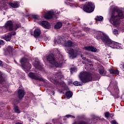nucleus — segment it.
<instances>
[{"label":"nucleus","mask_w":124,"mask_h":124,"mask_svg":"<svg viewBox=\"0 0 124 124\" xmlns=\"http://www.w3.org/2000/svg\"><path fill=\"white\" fill-rule=\"evenodd\" d=\"M112 32L114 35H119V31L117 30L114 29L112 31Z\"/></svg>","instance_id":"nucleus-26"},{"label":"nucleus","mask_w":124,"mask_h":124,"mask_svg":"<svg viewBox=\"0 0 124 124\" xmlns=\"http://www.w3.org/2000/svg\"><path fill=\"white\" fill-rule=\"evenodd\" d=\"M28 76L32 79H35V80H38V81H43V78H41L40 75H37L31 72L29 74Z\"/></svg>","instance_id":"nucleus-8"},{"label":"nucleus","mask_w":124,"mask_h":124,"mask_svg":"<svg viewBox=\"0 0 124 124\" xmlns=\"http://www.w3.org/2000/svg\"><path fill=\"white\" fill-rule=\"evenodd\" d=\"M18 94L19 98H23L24 95H25V91L23 90L19 89L18 91Z\"/></svg>","instance_id":"nucleus-17"},{"label":"nucleus","mask_w":124,"mask_h":124,"mask_svg":"<svg viewBox=\"0 0 124 124\" xmlns=\"http://www.w3.org/2000/svg\"><path fill=\"white\" fill-rule=\"evenodd\" d=\"M16 34V32H12L10 35H8L5 37H3L2 38L6 40V41H10L11 39V36L12 35H15Z\"/></svg>","instance_id":"nucleus-13"},{"label":"nucleus","mask_w":124,"mask_h":124,"mask_svg":"<svg viewBox=\"0 0 124 124\" xmlns=\"http://www.w3.org/2000/svg\"><path fill=\"white\" fill-rule=\"evenodd\" d=\"M98 71L99 73H100L101 75H102V76H105V74H106V71H105L103 66H100Z\"/></svg>","instance_id":"nucleus-14"},{"label":"nucleus","mask_w":124,"mask_h":124,"mask_svg":"<svg viewBox=\"0 0 124 124\" xmlns=\"http://www.w3.org/2000/svg\"><path fill=\"white\" fill-rule=\"evenodd\" d=\"M65 50L67 51V52H68V54L71 55V57H72L73 59H74V58H76V57H77V53L74 51V50H73V49L66 48Z\"/></svg>","instance_id":"nucleus-9"},{"label":"nucleus","mask_w":124,"mask_h":124,"mask_svg":"<svg viewBox=\"0 0 124 124\" xmlns=\"http://www.w3.org/2000/svg\"><path fill=\"white\" fill-rule=\"evenodd\" d=\"M72 69H73V68H72Z\"/></svg>","instance_id":"nucleus-43"},{"label":"nucleus","mask_w":124,"mask_h":124,"mask_svg":"<svg viewBox=\"0 0 124 124\" xmlns=\"http://www.w3.org/2000/svg\"><path fill=\"white\" fill-rule=\"evenodd\" d=\"M84 50L86 51H90V52H94V53H96L97 52V49L93 46H85L83 47Z\"/></svg>","instance_id":"nucleus-11"},{"label":"nucleus","mask_w":124,"mask_h":124,"mask_svg":"<svg viewBox=\"0 0 124 124\" xmlns=\"http://www.w3.org/2000/svg\"><path fill=\"white\" fill-rule=\"evenodd\" d=\"M2 74L1 73V72H0V83H1L4 81L3 78H2Z\"/></svg>","instance_id":"nucleus-29"},{"label":"nucleus","mask_w":124,"mask_h":124,"mask_svg":"<svg viewBox=\"0 0 124 124\" xmlns=\"http://www.w3.org/2000/svg\"><path fill=\"white\" fill-rule=\"evenodd\" d=\"M8 4V3H6V5H7Z\"/></svg>","instance_id":"nucleus-42"},{"label":"nucleus","mask_w":124,"mask_h":124,"mask_svg":"<svg viewBox=\"0 0 124 124\" xmlns=\"http://www.w3.org/2000/svg\"><path fill=\"white\" fill-rule=\"evenodd\" d=\"M20 63L21 67L23 68L25 71H26V72H27V71H29V70L31 68V65L30 64L29 62V60L27 58H22L20 60Z\"/></svg>","instance_id":"nucleus-5"},{"label":"nucleus","mask_w":124,"mask_h":124,"mask_svg":"<svg viewBox=\"0 0 124 124\" xmlns=\"http://www.w3.org/2000/svg\"><path fill=\"white\" fill-rule=\"evenodd\" d=\"M80 1H84L85 0H79Z\"/></svg>","instance_id":"nucleus-40"},{"label":"nucleus","mask_w":124,"mask_h":124,"mask_svg":"<svg viewBox=\"0 0 124 124\" xmlns=\"http://www.w3.org/2000/svg\"><path fill=\"white\" fill-rule=\"evenodd\" d=\"M86 61L88 62H91V61L89 59L86 60Z\"/></svg>","instance_id":"nucleus-38"},{"label":"nucleus","mask_w":124,"mask_h":124,"mask_svg":"<svg viewBox=\"0 0 124 124\" xmlns=\"http://www.w3.org/2000/svg\"><path fill=\"white\" fill-rule=\"evenodd\" d=\"M83 10L88 13L93 12L94 10V4L91 2H88L84 6Z\"/></svg>","instance_id":"nucleus-7"},{"label":"nucleus","mask_w":124,"mask_h":124,"mask_svg":"<svg viewBox=\"0 0 124 124\" xmlns=\"http://www.w3.org/2000/svg\"><path fill=\"white\" fill-rule=\"evenodd\" d=\"M42 27L45 28V29H49L50 28V24L47 21H43L41 23Z\"/></svg>","instance_id":"nucleus-16"},{"label":"nucleus","mask_w":124,"mask_h":124,"mask_svg":"<svg viewBox=\"0 0 124 124\" xmlns=\"http://www.w3.org/2000/svg\"><path fill=\"white\" fill-rule=\"evenodd\" d=\"M79 78L83 83H87L93 80L92 75L87 72H81L79 75Z\"/></svg>","instance_id":"nucleus-3"},{"label":"nucleus","mask_w":124,"mask_h":124,"mask_svg":"<svg viewBox=\"0 0 124 124\" xmlns=\"http://www.w3.org/2000/svg\"><path fill=\"white\" fill-rule=\"evenodd\" d=\"M104 115L106 118H109L110 115L111 114L108 112H105Z\"/></svg>","instance_id":"nucleus-30"},{"label":"nucleus","mask_w":124,"mask_h":124,"mask_svg":"<svg viewBox=\"0 0 124 124\" xmlns=\"http://www.w3.org/2000/svg\"><path fill=\"white\" fill-rule=\"evenodd\" d=\"M7 50L9 52H11V51H12V47L9 46L8 47Z\"/></svg>","instance_id":"nucleus-33"},{"label":"nucleus","mask_w":124,"mask_h":124,"mask_svg":"<svg viewBox=\"0 0 124 124\" xmlns=\"http://www.w3.org/2000/svg\"><path fill=\"white\" fill-rule=\"evenodd\" d=\"M14 111L16 112V113H20L19 108L17 106H15L14 107Z\"/></svg>","instance_id":"nucleus-24"},{"label":"nucleus","mask_w":124,"mask_h":124,"mask_svg":"<svg viewBox=\"0 0 124 124\" xmlns=\"http://www.w3.org/2000/svg\"><path fill=\"white\" fill-rule=\"evenodd\" d=\"M21 27V24H16V26H13V24L12 23V21H7L5 25V28L6 30L7 29H9V31H16L18 28H20Z\"/></svg>","instance_id":"nucleus-6"},{"label":"nucleus","mask_w":124,"mask_h":124,"mask_svg":"<svg viewBox=\"0 0 124 124\" xmlns=\"http://www.w3.org/2000/svg\"><path fill=\"white\" fill-rule=\"evenodd\" d=\"M109 72L111 74H116L117 75H119V71L117 70L109 69Z\"/></svg>","instance_id":"nucleus-19"},{"label":"nucleus","mask_w":124,"mask_h":124,"mask_svg":"<svg viewBox=\"0 0 124 124\" xmlns=\"http://www.w3.org/2000/svg\"><path fill=\"white\" fill-rule=\"evenodd\" d=\"M96 21H102L103 20V17L102 16H97L95 18Z\"/></svg>","instance_id":"nucleus-25"},{"label":"nucleus","mask_w":124,"mask_h":124,"mask_svg":"<svg viewBox=\"0 0 124 124\" xmlns=\"http://www.w3.org/2000/svg\"><path fill=\"white\" fill-rule=\"evenodd\" d=\"M111 124H118L116 121L113 120L111 121Z\"/></svg>","instance_id":"nucleus-35"},{"label":"nucleus","mask_w":124,"mask_h":124,"mask_svg":"<svg viewBox=\"0 0 124 124\" xmlns=\"http://www.w3.org/2000/svg\"><path fill=\"white\" fill-rule=\"evenodd\" d=\"M46 60L48 62H49V63H50L52 67H61V66H62L61 63L56 62L55 57H54V55L52 54H49L47 56Z\"/></svg>","instance_id":"nucleus-4"},{"label":"nucleus","mask_w":124,"mask_h":124,"mask_svg":"<svg viewBox=\"0 0 124 124\" xmlns=\"http://www.w3.org/2000/svg\"><path fill=\"white\" fill-rule=\"evenodd\" d=\"M66 118H71V119H74L75 117L70 115H66Z\"/></svg>","instance_id":"nucleus-32"},{"label":"nucleus","mask_w":124,"mask_h":124,"mask_svg":"<svg viewBox=\"0 0 124 124\" xmlns=\"http://www.w3.org/2000/svg\"><path fill=\"white\" fill-rule=\"evenodd\" d=\"M0 45H4V42H3V40H0Z\"/></svg>","instance_id":"nucleus-34"},{"label":"nucleus","mask_w":124,"mask_h":124,"mask_svg":"<svg viewBox=\"0 0 124 124\" xmlns=\"http://www.w3.org/2000/svg\"><path fill=\"white\" fill-rule=\"evenodd\" d=\"M33 65L36 68H37L38 69H39L40 70L43 71V68L40 67V65H39V62H36L35 63H33Z\"/></svg>","instance_id":"nucleus-18"},{"label":"nucleus","mask_w":124,"mask_h":124,"mask_svg":"<svg viewBox=\"0 0 124 124\" xmlns=\"http://www.w3.org/2000/svg\"><path fill=\"white\" fill-rule=\"evenodd\" d=\"M1 64H2V62H1V61L0 60V65H1Z\"/></svg>","instance_id":"nucleus-39"},{"label":"nucleus","mask_w":124,"mask_h":124,"mask_svg":"<svg viewBox=\"0 0 124 124\" xmlns=\"http://www.w3.org/2000/svg\"><path fill=\"white\" fill-rule=\"evenodd\" d=\"M9 5H10L12 7H13L14 8H16L18 6V4L16 3H10Z\"/></svg>","instance_id":"nucleus-23"},{"label":"nucleus","mask_w":124,"mask_h":124,"mask_svg":"<svg viewBox=\"0 0 124 124\" xmlns=\"http://www.w3.org/2000/svg\"><path fill=\"white\" fill-rule=\"evenodd\" d=\"M110 115L109 117H110L111 118H112V117L114 116V114H113V113H110Z\"/></svg>","instance_id":"nucleus-37"},{"label":"nucleus","mask_w":124,"mask_h":124,"mask_svg":"<svg viewBox=\"0 0 124 124\" xmlns=\"http://www.w3.org/2000/svg\"><path fill=\"white\" fill-rule=\"evenodd\" d=\"M111 10L112 11L111 16L109 19V22L113 26L118 28L120 26V19H124V16L123 13L120 12V10L117 7L112 6L111 7Z\"/></svg>","instance_id":"nucleus-1"},{"label":"nucleus","mask_w":124,"mask_h":124,"mask_svg":"<svg viewBox=\"0 0 124 124\" xmlns=\"http://www.w3.org/2000/svg\"><path fill=\"white\" fill-rule=\"evenodd\" d=\"M81 58H82V59L84 61L86 60V57H83V55H81Z\"/></svg>","instance_id":"nucleus-36"},{"label":"nucleus","mask_w":124,"mask_h":124,"mask_svg":"<svg viewBox=\"0 0 124 124\" xmlns=\"http://www.w3.org/2000/svg\"><path fill=\"white\" fill-rule=\"evenodd\" d=\"M41 34V30H40V29L38 28L35 29L34 31V36L35 37H37L39 36V35H40Z\"/></svg>","instance_id":"nucleus-15"},{"label":"nucleus","mask_w":124,"mask_h":124,"mask_svg":"<svg viewBox=\"0 0 124 124\" xmlns=\"http://www.w3.org/2000/svg\"><path fill=\"white\" fill-rule=\"evenodd\" d=\"M62 38H59L55 42V43H58V44H60V43H62V44H63V40H62Z\"/></svg>","instance_id":"nucleus-22"},{"label":"nucleus","mask_w":124,"mask_h":124,"mask_svg":"<svg viewBox=\"0 0 124 124\" xmlns=\"http://www.w3.org/2000/svg\"><path fill=\"white\" fill-rule=\"evenodd\" d=\"M74 85L75 86H82V85H81V83L77 81L74 82Z\"/></svg>","instance_id":"nucleus-28"},{"label":"nucleus","mask_w":124,"mask_h":124,"mask_svg":"<svg viewBox=\"0 0 124 124\" xmlns=\"http://www.w3.org/2000/svg\"><path fill=\"white\" fill-rule=\"evenodd\" d=\"M32 17L35 20H38V19H39V16L37 15H32Z\"/></svg>","instance_id":"nucleus-27"},{"label":"nucleus","mask_w":124,"mask_h":124,"mask_svg":"<svg viewBox=\"0 0 124 124\" xmlns=\"http://www.w3.org/2000/svg\"><path fill=\"white\" fill-rule=\"evenodd\" d=\"M52 93H53V94H55V92H53Z\"/></svg>","instance_id":"nucleus-41"},{"label":"nucleus","mask_w":124,"mask_h":124,"mask_svg":"<svg viewBox=\"0 0 124 124\" xmlns=\"http://www.w3.org/2000/svg\"><path fill=\"white\" fill-rule=\"evenodd\" d=\"M73 93L72 92L68 91L66 93L65 95L68 98H70L72 96Z\"/></svg>","instance_id":"nucleus-21"},{"label":"nucleus","mask_w":124,"mask_h":124,"mask_svg":"<svg viewBox=\"0 0 124 124\" xmlns=\"http://www.w3.org/2000/svg\"><path fill=\"white\" fill-rule=\"evenodd\" d=\"M62 27V22H58L55 26V28L59 30V29H61Z\"/></svg>","instance_id":"nucleus-20"},{"label":"nucleus","mask_w":124,"mask_h":124,"mask_svg":"<svg viewBox=\"0 0 124 124\" xmlns=\"http://www.w3.org/2000/svg\"><path fill=\"white\" fill-rule=\"evenodd\" d=\"M56 75L59 78H62V74L61 72L58 73Z\"/></svg>","instance_id":"nucleus-31"},{"label":"nucleus","mask_w":124,"mask_h":124,"mask_svg":"<svg viewBox=\"0 0 124 124\" xmlns=\"http://www.w3.org/2000/svg\"><path fill=\"white\" fill-rule=\"evenodd\" d=\"M95 38L99 40V39H101L102 42H104L106 46H108L109 47H111V48H118V46L119 44L117 42H115L112 41L110 39L108 35L104 33L103 32L99 31L97 32V35L95 36Z\"/></svg>","instance_id":"nucleus-2"},{"label":"nucleus","mask_w":124,"mask_h":124,"mask_svg":"<svg viewBox=\"0 0 124 124\" xmlns=\"http://www.w3.org/2000/svg\"><path fill=\"white\" fill-rule=\"evenodd\" d=\"M53 15H54V12L49 11L45 15L44 18L46 19H52Z\"/></svg>","instance_id":"nucleus-12"},{"label":"nucleus","mask_w":124,"mask_h":124,"mask_svg":"<svg viewBox=\"0 0 124 124\" xmlns=\"http://www.w3.org/2000/svg\"><path fill=\"white\" fill-rule=\"evenodd\" d=\"M63 41V44L64 47H66L67 48L68 47H73L74 46V44H73V43H72L70 40L66 41V40H64Z\"/></svg>","instance_id":"nucleus-10"}]
</instances>
